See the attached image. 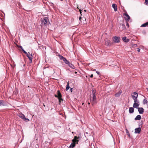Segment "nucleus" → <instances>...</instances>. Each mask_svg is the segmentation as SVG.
Segmentation results:
<instances>
[{
	"mask_svg": "<svg viewBox=\"0 0 148 148\" xmlns=\"http://www.w3.org/2000/svg\"><path fill=\"white\" fill-rule=\"evenodd\" d=\"M69 88H70L69 84V82H67V84L66 86V91H67L69 89Z\"/></svg>",
	"mask_w": 148,
	"mask_h": 148,
	"instance_id": "nucleus-19",
	"label": "nucleus"
},
{
	"mask_svg": "<svg viewBox=\"0 0 148 148\" xmlns=\"http://www.w3.org/2000/svg\"><path fill=\"white\" fill-rule=\"evenodd\" d=\"M138 111L140 114H143V113L144 110L143 108H138Z\"/></svg>",
	"mask_w": 148,
	"mask_h": 148,
	"instance_id": "nucleus-9",
	"label": "nucleus"
},
{
	"mask_svg": "<svg viewBox=\"0 0 148 148\" xmlns=\"http://www.w3.org/2000/svg\"><path fill=\"white\" fill-rule=\"evenodd\" d=\"M139 105V102L137 103H134L133 105V107L134 108H138Z\"/></svg>",
	"mask_w": 148,
	"mask_h": 148,
	"instance_id": "nucleus-12",
	"label": "nucleus"
},
{
	"mask_svg": "<svg viewBox=\"0 0 148 148\" xmlns=\"http://www.w3.org/2000/svg\"><path fill=\"white\" fill-rule=\"evenodd\" d=\"M71 64V63L70 62H69V63H68L67 64H68L69 65H69H70V64Z\"/></svg>",
	"mask_w": 148,
	"mask_h": 148,
	"instance_id": "nucleus-41",
	"label": "nucleus"
},
{
	"mask_svg": "<svg viewBox=\"0 0 148 148\" xmlns=\"http://www.w3.org/2000/svg\"><path fill=\"white\" fill-rule=\"evenodd\" d=\"M59 57L60 59L61 60H62L64 58L62 56L60 55H59Z\"/></svg>",
	"mask_w": 148,
	"mask_h": 148,
	"instance_id": "nucleus-24",
	"label": "nucleus"
},
{
	"mask_svg": "<svg viewBox=\"0 0 148 148\" xmlns=\"http://www.w3.org/2000/svg\"><path fill=\"white\" fill-rule=\"evenodd\" d=\"M79 138V137H77L76 136H75L74 137V139L72 140L73 142L70 145L69 148H73L75 146L76 143H78V142L79 141L78 139Z\"/></svg>",
	"mask_w": 148,
	"mask_h": 148,
	"instance_id": "nucleus-1",
	"label": "nucleus"
},
{
	"mask_svg": "<svg viewBox=\"0 0 148 148\" xmlns=\"http://www.w3.org/2000/svg\"><path fill=\"white\" fill-rule=\"evenodd\" d=\"M133 46H134V47H136V46H137V45H136V44H134V45Z\"/></svg>",
	"mask_w": 148,
	"mask_h": 148,
	"instance_id": "nucleus-39",
	"label": "nucleus"
},
{
	"mask_svg": "<svg viewBox=\"0 0 148 148\" xmlns=\"http://www.w3.org/2000/svg\"><path fill=\"white\" fill-rule=\"evenodd\" d=\"M72 90H73V88H71L70 89V91H71V92H72Z\"/></svg>",
	"mask_w": 148,
	"mask_h": 148,
	"instance_id": "nucleus-35",
	"label": "nucleus"
},
{
	"mask_svg": "<svg viewBox=\"0 0 148 148\" xmlns=\"http://www.w3.org/2000/svg\"><path fill=\"white\" fill-rule=\"evenodd\" d=\"M120 38L119 37L114 36L112 38L113 41L114 43H119L120 40Z\"/></svg>",
	"mask_w": 148,
	"mask_h": 148,
	"instance_id": "nucleus-2",
	"label": "nucleus"
},
{
	"mask_svg": "<svg viewBox=\"0 0 148 148\" xmlns=\"http://www.w3.org/2000/svg\"><path fill=\"white\" fill-rule=\"evenodd\" d=\"M134 109L132 107H130L129 109V112L130 113H132L134 112Z\"/></svg>",
	"mask_w": 148,
	"mask_h": 148,
	"instance_id": "nucleus-17",
	"label": "nucleus"
},
{
	"mask_svg": "<svg viewBox=\"0 0 148 148\" xmlns=\"http://www.w3.org/2000/svg\"><path fill=\"white\" fill-rule=\"evenodd\" d=\"M71 68L73 69H75V66L73 65L72 64H70V65L69 66Z\"/></svg>",
	"mask_w": 148,
	"mask_h": 148,
	"instance_id": "nucleus-22",
	"label": "nucleus"
},
{
	"mask_svg": "<svg viewBox=\"0 0 148 148\" xmlns=\"http://www.w3.org/2000/svg\"><path fill=\"white\" fill-rule=\"evenodd\" d=\"M148 25V22L142 24L141 26V27H145Z\"/></svg>",
	"mask_w": 148,
	"mask_h": 148,
	"instance_id": "nucleus-20",
	"label": "nucleus"
},
{
	"mask_svg": "<svg viewBox=\"0 0 148 148\" xmlns=\"http://www.w3.org/2000/svg\"><path fill=\"white\" fill-rule=\"evenodd\" d=\"M57 94L58 98L62 97V95L59 90L57 91Z\"/></svg>",
	"mask_w": 148,
	"mask_h": 148,
	"instance_id": "nucleus-18",
	"label": "nucleus"
},
{
	"mask_svg": "<svg viewBox=\"0 0 148 148\" xmlns=\"http://www.w3.org/2000/svg\"><path fill=\"white\" fill-rule=\"evenodd\" d=\"M122 92L121 90H119L118 92H117L115 94V96L116 97H119L121 95Z\"/></svg>",
	"mask_w": 148,
	"mask_h": 148,
	"instance_id": "nucleus-15",
	"label": "nucleus"
},
{
	"mask_svg": "<svg viewBox=\"0 0 148 148\" xmlns=\"http://www.w3.org/2000/svg\"><path fill=\"white\" fill-rule=\"evenodd\" d=\"M48 21L49 22L48 18L47 17H45L42 20V25L45 26H47Z\"/></svg>",
	"mask_w": 148,
	"mask_h": 148,
	"instance_id": "nucleus-3",
	"label": "nucleus"
},
{
	"mask_svg": "<svg viewBox=\"0 0 148 148\" xmlns=\"http://www.w3.org/2000/svg\"><path fill=\"white\" fill-rule=\"evenodd\" d=\"M18 115L19 117L21 118L25 121H26V120L27 121H29V119L27 118H26L25 117V116L23 114H19Z\"/></svg>",
	"mask_w": 148,
	"mask_h": 148,
	"instance_id": "nucleus-5",
	"label": "nucleus"
},
{
	"mask_svg": "<svg viewBox=\"0 0 148 148\" xmlns=\"http://www.w3.org/2000/svg\"><path fill=\"white\" fill-rule=\"evenodd\" d=\"M79 11H80V13H81V10H79Z\"/></svg>",
	"mask_w": 148,
	"mask_h": 148,
	"instance_id": "nucleus-43",
	"label": "nucleus"
},
{
	"mask_svg": "<svg viewBox=\"0 0 148 148\" xmlns=\"http://www.w3.org/2000/svg\"><path fill=\"white\" fill-rule=\"evenodd\" d=\"M96 70V69H94V70H93V71H95Z\"/></svg>",
	"mask_w": 148,
	"mask_h": 148,
	"instance_id": "nucleus-45",
	"label": "nucleus"
},
{
	"mask_svg": "<svg viewBox=\"0 0 148 148\" xmlns=\"http://www.w3.org/2000/svg\"><path fill=\"white\" fill-rule=\"evenodd\" d=\"M105 45L107 46L110 45L111 43L110 42V41L107 39H106L104 40Z\"/></svg>",
	"mask_w": 148,
	"mask_h": 148,
	"instance_id": "nucleus-7",
	"label": "nucleus"
},
{
	"mask_svg": "<svg viewBox=\"0 0 148 148\" xmlns=\"http://www.w3.org/2000/svg\"><path fill=\"white\" fill-rule=\"evenodd\" d=\"M124 16V18L127 21H129L130 19V17L129 16L127 13H124L123 14Z\"/></svg>",
	"mask_w": 148,
	"mask_h": 148,
	"instance_id": "nucleus-6",
	"label": "nucleus"
},
{
	"mask_svg": "<svg viewBox=\"0 0 148 148\" xmlns=\"http://www.w3.org/2000/svg\"><path fill=\"white\" fill-rule=\"evenodd\" d=\"M92 95H95V92L94 89H92Z\"/></svg>",
	"mask_w": 148,
	"mask_h": 148,
	"instance_id": "nucleus-26",
	"label": "nucleus"
},
{
	"mask_svg": "<svg viewBox=\"0 0 148 148\" xmlns=\"http://www.w3.org/2000/svg\"><path fill=\"white\" fill-rule=\"evenodd\" d=\"M79 20L81 21V19H82V17H79Z\"/></svg>",
	"mask_w": 148,
	"mask_h": 148,
	"instance_id": "nucleus-37",
	"label": "nucleus"
},
{
	"mask_svg": "<svg viewBox=\"0 0 148 148\" xmlns=\"http://www.w3.org/2000/svg\"><path fill=\"white\" fill-rule=\"evenodd\" d=\"M148 103V101L146 99H144L143 100V104L145 105V104H147Z\"/></svg>",
	"mask_w": 148,
	"mask_h": 148,
	"instance_id": "nucleus-21",
	"label": "nucleus"
},
{
	"mask_svg": "<svg viewBox=\"0 0 148 148\" xmlns=\"http://www.w3.org/2000/svg\"><path fill=\"white\" fill-rule=\"evenodd\" d=\"M122 40L124 42H128L129 41V40L127 39V37L126 36H124L123 37Z\"/></svg>",
	"mask_w": 148,
	"mask_h": 148,
	"instance_id": "nucleus-13",
	"label": "nucleus"
},
{
	"mask_svg": "<svg viewBox=\"0 0 148 148\" xmlns=\"http://www.w3.org/2000/svg\"><path fill=\"white\" fill-rule=\"evenodd\" d=\"M75 73L76 74L77 73V72H75Z\"/></svg>",
	"mask_w": 148,
	"mask_h": 148,
	"instance_id": "nucleus-44",
	"label": "nucleus"
},
{
	"mask_svg": "<svg viewBox=\"0 0 148 148\" xmlns=\"http://www.w3.org/2000/svg\"><path fill=\"white\" fill-rule=\"evenodd\" d=\"M90 100L92 105L94 104L95 102V101L96 100L95 95H92V97L90 96Z\"/></svg>",
	"mask_w": 148,
	"mask_h": 148,
	"instance_id": "nucleus-4",
	"label": "nucleus"
},
{
	"mask_svg": "<svg viewBox=\"0 0 148 148\" xmlns=\"http://www.w3.org/2000/svg\"><path fill=\"white\" fill-rule=\"evenodd\" d=\"M20 48H21V49L22 50V49H23V47L21 46H20Z\"/></svg>",
	"mask_w": 148,
	"mask_h": 148,
	"instance_id": "nucleus-40",
	"label": "nucleus"
},
{
	"mask_svg": "<svg viewBox=\"0 0 148 148\" xmlns=\"http://www.w3.org/2000/svg\"><path fill=\"white\" fill-rule=\"evenodd\" d=\"M55 96L56 97H58V95H55Z\"/></svg>",
	"mask_w": 148,
	"mask_h": 148,
	"instance_id": "nucleus-42",
	"label": "nucleus"
},
{
	"mask_svg": "<svg viewBox=\"0 0 148 148\" xmlns=\"http://www.w3.org/2000/svg\"><path fill=\"white\" fill-rule=\"evenodd\" d=\"M90 77L91 78H92L93 77V75L91 74L90 75Z\"/></svg>",
	"mask_w": 148,
	"mask_h": 148,
	"instance_id": "nucleus-34",
	"label": "nucleus"
},
{
	"mask_svg": "<svg viewBox=\"0 0 148 148\" xmlns=\"http://www.w3.org/2000/svg\"><path fill=\"white\" fill-rule=\"evenodd\" d=\"M141 119V116L140 115H137L134 119V120L135 121L136 120H140Z\"/></svg>",
	"mask_w": 148,
	"mask_h": 148,
	"instance_id": "nucleus-14",
	"label": "nucleus"
},
{
	"mask_svg": "<svg viewBox=\"0 0 148 148\" xmlns=\"http://www.w3.org/2000/svg\"><path fill=\"white\" fill-rule=\"evenodd\" d=\"M96 72L98 75H100V73L99 71H96Z\"/></svg>",
	"mask_w": 148,
	"mask_h": 148,
	"instance_id": "nucleus-29",
	"label": "nucleus"
},
{
	"mask_svg": "<svg viewBox=\"0 0 148 148\" xmlns=\"http://www.w3.org/2000/svg\"><path fill=\"white\" fill-rule=\"evenodd\" d=\"M138 97V94L136 92H134L133 95H132V97L133 99H137Z\"/></svg>",
	"mask_w": 148,
	"mask_h": 148,
	"instance_id": "nucleus-10",
	"label": "nucleus"
},
{
	"mask_svg": "<svg viewBox=\"0 0 148 148\" xmlns=\"http://www.w3.org/2000/svg\"><path fill=\"white\" fill-rule=\"evenodd\" d=\"M126 25L128 27H129V25L127 22H126Z\"/></svg>",
	"mask_w": 148,
	"mask_h": 148,
	"instance_id": "nucleus-32",
	"label": "nucleus"
},
{
	"mask_svg": "<svg viewBox=\"0 0 148 148\" xmlns=\"http://www.w3.org/2000/svg\"><path fill=\"white\" fill-rule=\"evenodd\" d=\"M145 3L146 5H148V0H145Z\"/></svg>",
	"mask_w": 148,
	"mask_h": 148,
	"instance_id": "nucleus-28",
	"label": "nucleus"
},
{
	"mask_svg": "<svg viewBox=\"0 0 148 148\" xmlns=\"http://www.w3.org/2000/svg\"><path fill=\"white\" fill-rule=\"evenodd\" d=\"M2 101L1 100H0V105H2Z\"/></svg>",
	"mask_w": 148,
	"mask_h": 148,
	"instance_id": "nucleus-36",
	"label": "nucleus"
},
{
	"mask_svg": "<svg viewBox=\"0 0 148 148\" xmlns=\"http://www.w3.org/2000/svg\"><path fill=\"white\" fill-rule=\"evenodd\" d=\"M62 60L65 62L67 60L65 58H64L62 59Z\"/></svg>",
	"mask_w": 148,
	"mask_h": 148,
	"instance_id": "nucleus-31",
	"label": "nucleus"
},
{
	"mask_svg": "<svg viewBox=\"0 0 148 148\" xmlns=\"http://www.w3.org/2000/svg\"><path fill=\"white\" fill-rule=\"evenodd\" d=\"M22 51L23 52V53H25V54H26V55H27V54H27V53L26 51H25L24 50V49H22Z\"/></svg>",
	"mask_w": 148,
	"mask_h": 148,
	"instance_id": "nucleus-27",
	"label": "nucleus"
},
{
	"mask_svg": "<svg viewBox=\"0 0 148 148\" xmlns=\"http://www.w3.org/2000/svg\"><path fill=\"white\" fill-rule=\"evenodd\" d=\"M88 104H89H89H90V103H89H89H88Z\"/></svg>",
	"mask_w": 148,
	"mask_h": 148,
	"instance_id": "nucleus-47",
	"label": "nucleus"
},
{
	"mask_svg": "<svg viewBox=\"0 0 148 148\" xmlns=\"http://www.w3.org/2000/svg\"><path fill=\"white\" fill-rule=\"evenodd\" d=\"M133 99L134 100V103H137L138 102H139V101L137 100V99Z\"/></svg>",
	"mask_w": 148,
	"mask_h": 148,
	"instance_id": "nucleus-23",
	"label": "nucleus"
},
{
	"mask_svg": "<svg viewBox=\"0 0 148 148\" xmlns=\"http://www.w3.org/2000/svg\"><path fill=\"white\" fill-rule=\"evenodd\" d=\"M65 63L66 64H68V63H69V62L67 60H66L65 62Z\"/></svg>",
	"mask_w": 148,
	"mask_h": 148,
	"instance_id": "nucleus-30",
	"label": "nucleus"
},
{
	"mask_svg": "<svg viewBox=\"0 0 148 148\" xmlns=\"http://www.w3.org/2000/svg\"><path fill=\"white\" fill-rule=\"evenodd\" d=\"M112 7L114 8V11H116L117 10V5L115 4H113Z\"/></svg>",
	"mask_w": 148,
	"mask_h": 148,
	"instance_id": "nucleus-16",
	"label": "nucleus"
},
{
	"mask_svg": "<svg viewBox=\"0 0 148 148\" xmlns=\"http://www.w3.org/2000/svg\"><path fill=\"white\" fill-rule=\"evenodd\" d=\"M141 130V127H138L135 128V129L134 133L135 134H139L140 133V132Z\"/></svg>",
	"mask_w": 148,
	"mask_h": 148,
	"instance_id": "nucleus-11",
	"label": "nucleus"
},
{
	"mask_svg": "<svg viewBox=\"0 0 148 148\" xmlns=\"http://www.w3.org/2000/svg\"><path fill=\"white\" fill-rule=\"evenodd\" d=\"M137 51L138 52H139L140 51V49H139V48H137Z\"/></svg>",
	"mask_w": 148,
	"mask_h": 148,
	"instance_id": "nucleus-33",
	"label": "nucleus"
},
{
	"mask_svg": "<svg viewBox=\"0 0 148 148\" xmlns=\"http://www.w3.org/2000/svg\"><path fill=\"white\" fill-rule=\"evenodd\" d=\"M59 102H60V103L62 101H63V100L61 97L58 98Z\"/></svg>",
	"mask_w": 148,
	"mask_h": 148,
	"instance_id": "nucleus-25",
	"label": "nucleus"
},
{
	"mask_svg": "<svg viewBox=\"0 0 148 148\" xmlns=\"http://www.w3.org/2000/svg\"><path fill=\"white\" fill-rule=\"evenodd\" d=\"M122 25L124 27H125V26L124 24H122Z\"/></svg>",
	"mask_w": 148,
	"mask_h": 148,
	"instance_id": "nucleus-38",
	"label": "nucleus"
},
{
	"mask_svg": "<svg viewBox=\"0 0 148 148\" xmlns=\"http://www.w3.org/2000/svg\"><path fill=\"white\" fill-rule=\"evenodd\" d=\"M29 55L27 54V57L29 58V60L30 61V63H32V59H33V56L32 54H30V53L29 52Z\"/></svg>",
	"mask_w": 148,
	"mask_h": 148,
	"instance_id": "nucleus-8",
	"label": "nucleus"
},
{
	"mask_svg": "<svg viewBox=\"0 0 148 148\" xmlns=\"http://www.w3.org/2000/svg\"><path fill=\"white\" fill-rule=\"evenodd\" d=\"M147 90L148 91V88H147Z\"/></svg>",
	"mask_w": 148,
	"mask_h": 148,
	"instance_id": "nucleus-46",
	"label": "nucleus"
}]
</instances>
